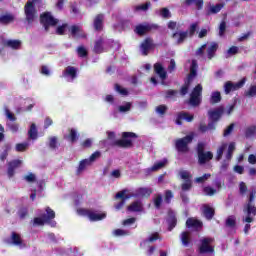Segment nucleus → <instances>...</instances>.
Masks as SVG:
<instances>
[{"label": "nucleus", "mask_w": 256, "mask_h": 256, "mask_svg": "<svg viewBox=\"0 0 256 256\" xmlns=\"http://www.w3.org/2000/svg\"><path fill=\"white\" fill-rule=\"evenodd\" d=\"M137 139L135 132H123L122 139L113 142V147H120L121 149H131L133 147V140Z\"/></svg>", "instance_id": "1"}, {"label": "nucleus", "mask_w": 256, "mask_h": 256, "mask_svg": "<svg viewBox=\"0 0 256 256\" xmlns=\"http://www.w3.org/2000/svg\"><path fill=\"white\" fill-rule=\"evenodd\" d=\"M39 0H28L24 6V15L27 23L31 25L37 19V8L35 4Z\"/></svg>", "instance_id": "2"}, {"label": "nucleus", "mask_w": 256, "mask_h": 256, "mask_svg": "<svg viewBox=\"0 0 256 256\" xmlns=\"http://www.w3.org/2000/svg\"><path fill=\"white\" fill-rule=\"evenodd\" d=\"M196 152L198 157L199 165H205V163H209L213 159V152L206 151L205 152V143L199 142L196 146Z\"/></svg>", "instance_id": "3"}, {"label": "nucleus", "mask_w": 256, "mask_h": 256, "mask_svg": "<svg viewBox=\"0 0 256 256\" xmlns=\"http://www.w3.org/2000/svg\"><path fill=\"white\" fill-rule=\"evenodd\" d=\"M203 101V86L201 84L196 85L190 93L188 105L191 107H199Z\"/></svg>", "instance_id": "4"}, {"label": "nucleus", "mask_w": 256, "mask_h": 256, "mask_svg": "<svg viewBox=\"0 0 256 256\" xmlns=\"http://www.w3.org/2000/svg\"><path fill=\"white\" fill-rule=\"evenodd\" d=\"M78 215H81L82 217H88V219L92 222L95 221H103L107 217V214L105 213H96L93 210L80 208L77 210Z\"/></svg>", "instance_id": "5"}, {"label": "nucleus", "mask_w": 256, "mask_h": 256, "mask_svg": "<svg viewBox=\"0 0 256 256\" xmlns=\"http://www.w3.org/2000/svg\"><path fill=\"white\" fill-rule=\"evenodd\" d=\"M193 143V135H186L179 138L175 142V147L178 153H189V144Z\"/></svg>", "instance_id": "6"}, {"label": "nucleus", "mask_w": 256, "mask_h": 256, "mask_svg": "<svg viewBox=\"0 0 256 256\" xmlns=\"http://www.w3.org/2000/svg\"><path fill=\"white\" fill-rule=\"evenodd\" d=\"M40 23L43 25L45 31H49L50 27H56L59 23V19L53 17L50 12H44L40 15Z\"/></svg>", "instance_id": "7"}, {"label": "nucleus", "mask_w": 256, "mask_h": 256, "mask_svg": "<svg viewBox=\"0 0 256 256\" xmlns=\"http://www.w3.org/2000/svg\"><path fill=\"white\" fill-rule=\"evenodd\" d=\"M213 241H215V239L211 237L200 239V245L198 247V252L200 255H205L206 253H215V247L211 246Z\"/></svg>", "instance_id": "8"}, {"label": "nucleus", "mask_w": 256, "mask_h": 256, "mask_svg": "<svg viewBox=\"0 0 256 256\" xmlns=\"http://www.w3.org/2000/svg\"><path fill=\"white\" fill-rule=\"evenodd\" d=\"M179 175L181 179H183L185 182L181 184L182 191H191V188L193 187V175H191V172L187 170H182L179 172Z\"/></svg>", "instance_id": "9"}, {"label": "nucleus", "mask_w": 256, "mask_h": 256, "mask_svg": "<svg viewBox=\"0 0 256 256\" xmlns=\"http://www.w3.org/2000/svg\"><path fill=\"white\" fill-rule=\"evenodd\" d=\"M247 81L246 78H242L239 82L237 83H233L231 81H227L224 84V93L226 95H229V93H231V91H237V89H241V87H243V85H245V82Z\"/></svg>", "instance_id": "10"}, {"label": "nucleus", "mask_w": 256, "mask_h": 256, "mask_svg": "<svg viewBox=\"0 0 256 256\" xmlns=\"http://www.w3.org/2000/svg\"><path fill=\"white\" fill-rule=\"evenodd\" d=\"M69 33L73 37V39H87V34L79 25L70 26Z\"/></svg>", "instance_id": "11"}, {"label": "nucleus", "mask_w": 256, "mask_h": 256, "mask_svg": "<svg viewBox=\"0 0 256 256\" xmlns=\"http://www.w3.org/2000/svg\"><path fill=\"white\" fill-rule=\"evenodd\" d=\"M256 199V190H251L249 197H248V203H247V215H256V207L253 206V201Z\"/></svg>", "instance_id": "12"}, {"label": "nucleus", "mask_w": 256, "mask_h": 256, "mask_svg": "<svg viewBox=\"0 0 256 256\" xmlns=\"http://www.w3.org/2000/svg\"><path fill=\"white\" fill-rule=\"evenodd\" d=\"M223 113H225V108L223 106H219L214 110H210L208 112L209 120L217 123V121L221 119Z\"/></svg>", "instance_id": "13"}, {"label": "nucleus", "mask_w": 256, "mask_h": 256, "mask_svg": "<svg viewBox=\"0 0 256 256\" xmlns=\"http://www.w3.org/2000/svg\"><path fill=\"white\" fill-rule=\"evenodd\" d=\"M154 73L158 75V77L162 81V85H165V80L167 79V71L165 70V67H163V64L157 62L154 64Z\"/></svg>", "instance_id": "14"}, {"label": "nucleus", "mask_w": 256, "mask_h": 256, "mask_svg": "<svg viewBox=\"0 0 256 256\" xmlns=\"http://www.w3.org/2000/svg\"><path fill=\"white\" fill-rule=\"evenodd\" d=\"M152 29L153 27H151V25L149 24H146V25L139 24L135 27L134 31L136 35L143 37V35H147V33H149V31H151Z\"/></svg>", "instance_id": "15"}, {"label": "nucleus", "mask_w": 256, "mask_h": 256, "mask_svg": "<svg viewBox=\"0 0 256 256\" xmlns=\"http://www.w3.org/2000/svg\"><path fill=\"white\" fill-rule=\"evenodd\" d=\"M21 160H12L8 163V177H13L15 175V169L21 167Z\"/></svg>", "instance_id": "16"}, {"label": "nucleus", "mask_w": 256, "mask_h": 256, "mask_svg": "<svg viewBox=\"0 0 256 256\" xmlns=\"http://www.w3.org/2000/svg\"><path fill=\"white\" fill-rule=\"evenodd\" d=\"M168 231H171L172 229H175L177 227V216L175 215V212L173 210L168 211Z\"/></svg>", "instance_id": "17"}, {"label": "nucleus", "mask_w": 256, "mask_h": 256, "mask_svg": "<svg viewBox=\"0 0 256 256\" xmlns=\"http://www.w3.org/2000/svg\"><path fill=\"white\" fill-rule=\"evenodd\" d=\"M10 239L11 243L14 244L16 247H27V244L23 243L21 234H18L17 232H12Z\"/></svg>", "instance_id": "18"}, {"label": "nucleus", "mask_w": 256, "mask_h": 256, "mask_svg": "<svg viewBox=\"0 0 256 256\" xmlns=\"http://www.w3.org/2000/svg\"><path fill=\"white\" fill-rule=\"evenodd\" d=\"M187 37H189V31L175 32L172 34V38L177 39V45L185 43Z\"/></svg>", "instance_id": "19"}, {"label": "nucleus", "mask_w": 256, "mask_h": 256, "mask_svg": "<svg viewBox=\"0 0 256 256\" xmlns=\"http://www.w3.org/2000/svg\"><path fill=\"white\" fill-rule=\"evenodd\" d=\"M103 21H105V15L98 14L94 18L93 27L95 31H103Z\"/></svg>", "instance_id": "20"}, {"label": "nucleus", "mask_w": 256, "mask_h": 256, "mask_svg": "<svg viewBox=\"0 0 256 256\" xmlns=\"http://www.w3.org/2000/svg\"><path fill=\"white\" fill-rule=\"evenodd\" d=\"M153 47V39L151 38H146L142 44H141V49H142V55L147 56L149 55V51H151V48Z\"/></svg>", "instance_id": "21"}, {"label": "nucleus", "mask_w": 256, "mask_h": 256, "mask_svg": "<svg viewBox=\"0 0 256 256\" xmlns=\"http://www.w3.org/2000/svg\"><path fill=\"white\" fill-rule=\"evenodd\" d=\"M63 77H70L72 81L77 79V68L74 66H67L62 73Z\"/></svg>", "instance_id": "22"}, {"label": "nucleus", "mask_w": 256, "mask_h": 256, "mask_svg": "<svg viewBox=\"0 0 256 256\" xmlns=\"http://www.w3.org/2000/svg\"><path fill=\"white\" fill-rule=\"evenodd\" d=\"M203 215L205 219H207L208 221H211V219L215 217V208L209 206L208 204H205L203 206Z\"/></svg>", "instance_id": "23"}, {"label": "nucleus", "mask_w": 256, "mask_h": 256, "mask_svg": "<svg viewBox=\"0 0 256 256\" xmlns=\"http://www.w3.org/2000/svg\"><path fill=\"white\" fill-rule=\"evenodd\" d=\"M180 241L184 247H189L191 245V232H182L180 235Z\"/></svg>", "instance_id": "24"}, {"label": "nucleus", "mask_w": 256, "mask_h": 256, "mask_svg": "<svg viewBox=\"0 0 256 256\" xmlns=\"http://www.w3.org/2000/svg\"><path fill=\"white\" fill-rule=\"evenodd\" d=\"M199 65L197 64V60H192L191 66H190V73L187 76V79L189 81H193L195 77H197V69Z\"/></svg>", "instance_id": "25"}, {"label": "nucleus", "mask_w": 256, "mask_h": 256, "mask_svg": "<svg viewBox=\"0 0 256 256\" xmlns=\"http://www.w3.org/2000/svg\"><path fill=\"white\" fill-rule=\"evenodd\" d=\"M186 226L188 228L192 227L193 229H201L203 227V222L197 219L188 218L186 221Z\"/></svg>", "instance_id": "26"}, {"label": "nucleus", "mask_w": 256, "mask_h": 256, "mask_svg": "<svg viewBox=\"0 0 256 256\" xmlns=\"http://www.w3.org/2000/svg\"><path fill=\"white\" fill-rule=\"evenodd\" d=\"M127 210L131 213H139L143 211V204L140 201H135L127 207Z\"/></svg>", "instance_id": "27"}, {"label": "nucleus", "mask_w": 256, "mask_h": 256, "mask_svg": "<svg viewBox=\"0 0 256 256\" xmlns=\"http://www.w3.org/2000/svg\"><path fill=\"white\" fill-rule=\"evenodd\" d=\"M46 214H42V219H45L46 223H51L55 219V211L51 207H46Z\"/></svg>", "instance_id": "28"}, {"label": "nucleus", "mask_w": 256, "mask_h": 256, "mask_svg": "<svg viewBox=\"0 0 256 256\" xmlns=\"http://www.w3.org/2000/svg\"><path fill=\"white\" fill-rule=\"evenodd\" d=\"M185 5L187 7H191V5H195L196 9L198 11H201V9H203V5H205V2L203 0H185Z\"/></svg>", "instance_id": "29"}, {"label": "nucleus", "mask_w": 256, "mask_h": 256, "mask_svg": "<svg viewBox=\"0 0 256 256\" xmlns=\"http://www.w3.org/2000/svg\"><path fill=\"white\" fill-rule=\"evenodd\" d=\"M225 7V3H218L216 5L210 6L207 15H217V13L221 12V9Z\"/></svg>", "instance_id": "30"}, {"label": "nucleus", "mask_w": 256, "mask_h": 256, "mask_svg": "<svg viewBox=\"0 0 256 256\" xmlns=\"http://www.w3.org/2000/svg\"><path fill=\"white\" fill-rule=\"evenodd\" d=\"M13 21H15V16H13V14L0 15L1 25H9V23H13Z\"/></svg>", "instance_id": "31"}, {"label": "nucleus", "mask_w": 256, "mask_h": 256, "mask_svg": "<svg viewBox=\"0 0 256 256\" xmlns=\"http://www.w3.org/2000/svg\"><path fill=\"white\" fill-rule=\"evenodd\" d=\"M221 92L219 91H214L211 93V96H210V105H217V103H221Z\"/></svg>", "instance_id": "32"}, {"label": "nucleus", "mask_w": 256, "mask_h": 256, "mask_svg": "<svg viewBox=\"0 0 256 256\" xmlns=\"http://www.w3.org/2000/svg\"><path fill=\"white\" fill-rule=\"evenodd\" d=\"M217 49H219V44H217L216 42H212L210 47L207 49V55L209 60L215 57V53H217Z\"/></svg>", "instance_id": "33"}, {"label": "nucleus", "mask_w": 256, "mask_h": 256, "mask_svg": "<svg viewBox=\"0 0 256 256\" xmlns=\"http://www.w3.org/2000/svg\"><path fill=\"white\" fill-rule=\"evenodd\" d=\"M94 53H97L98 55L103 53V38H99L94 43Z\"/></svg>", "instance_id": "34"}, {"label": "nucleus", "mask_w": 256, "mask_h": 256, "mask_svg": "<svg viewBox=\"0 0 256 256\" xmlns=\"http://www.w3.org/2000/svg\"><path fill=\"white\" fill-rule=\"evenodd\" d=\"M256 136V126L252 125L246 128L245 130V138L246 139H251V137Z\"/></svg>", "instance_id": "35"}, {"label": "nucleus", "mask_w": 256, "mask_h": 256, "mask_svg": "<svg viewBox=\"0 0 256 256\" xmlns=\"http://www.w3.org/2000/svg\"><path fill=\"white\" fill-rule=\"evenodd\" d=\"M225 225L227 227H230L231 229H233V227H236L237 226V218L235 217V215L228 216L225 221Z\"/></svg>", "instance_id": "36"}, {"label": "nucleus", "mask_w": 256, "mask_h": 256, "mask_svg": "<svg viewBox=\"0 0 256 256\" xmlns=\"http://www.w3.org/2000/svg\"><path fill=\"white\" fill-rule=\"evenodd\" d=\"M191 81L192 80L187 79V81H185L184 85L181 87L180 95L182 97H185V95L189 93V87H191Z\"/></svg>", "instance_id": "37"}, {"label": "nucleus", "mask_w": 256, "mask_h": 256, "mask_svg": "<svg viewBox=\"0 0 256 256\" xmlns=\"http://www.w3.org/2000/svg\"><path fill=\"white\" fill-rule=\"evenodd\" d=\"M151 193H153V190H151L150 188H139L137 190V194L141 197L149 198L151 197Z\"/></svg>", "instance_id": "38"}, {"label": "nucleus", "mask_w": 256, "mask_h": 256, "mask_svg": "<svg viewBox=\"0 0 256 256\" xmlns=\"http://www.w3.org/2000/svg\"><path fill=\"white\" fill-rule=\"evenodd\" d=\"M9 151H11V144L9 143L4 144V150L0 155L1 161H5V159L9 157Z\"/></svg>", "instance_id": "39"}, {"label": "nucleus", "mask_w": 256, "mask_h": 256, "mask_svg": "<svg viewBox=\"0 0 256 256\" xmlns=\"http://www.w3.org/2000/svg\"><path fill=\"white\" fill-rule=\"evenodd\" d=\"M225 149H227V143L222 144L216 153V161H221L223 159V153H225Z\"/></svg>", "instance_id": "40"}, {"label": "nucleus", "mask_w": 256, "mask_h": 256, "mask_svg": "<svg viewBox=\"0 0 256 256\" xmlns=\"http://www.w3.org/2000/svg\"><path fill=\"white\" fill-rule=\"evenodd\" d=\"M29 138L35 141L37 139V126L35 124H31L30 129L28 131Z\"/></svg>", "instance_id": "41"}, {"label": "nucleus", "mask_w": 256, "mask_h": 256, "mask_svg": "<svg viewBox=\"0 0 256 256\" xmlns=\"http://www.w3.org/2000/svg\"><path fill=\"white\" fill-rule=\"evenodd\" d=\"M235 151V143L232 142L228 146L227 154H226V159L227 161H231L233 158V152Z\"/></svg>", "instance_id": "42"}, {"label": "nucleus", "mask_w": 256, "mask_h": 256, "mask_svg": "<svg viewBox=\"0 0 256 256\" xmlns=\"http://www.w3.org/2000/svg\"><path fill=\"white\" fill-rule=\"evenodd\" d=\"M7 47H11V49H19L21 47V41L19 40H8L6 42Z\"/></svg>", "instance_id": "43"}, {"label": "nucleus", "mask_w": 256, "mask_h": 256, "mask_svg": "<svg viewBox=\"0 0 256 256\" xmlns=\"http://www.w3.org/2000/svg\"><path fill=\"white\" fill-rule=\"evenodd\" d=\"M180 116L182 117V121H187V123H191L193 119H195V116L189 114V112L182 111L180 112Z\"/></svg>", "instance_id": "44"}, {"label": "nucleus", "mask_w": 256, "mask_h": 256, "mask_svg": "<svg viewBox=\"0 0 256 256\" xmlns=\"http://www.w3.org/2000/svg\"><path fill=\"white\" fill-rule=\"evenodd\" d=\"M68 139H69V141L70 142H72V143H75V142H77V140L79 139V136H77V130H75V129H70V133H69V135H68Z\"/></svg>", "instance_id": "45"}, {"label": "nucleus", "mask_w": 256, "mask_h": 256, "mask_svg": "<svg viewBox=\"0 0 256 256\" xmlns=\"http://www.w3.org/2000/svg\"><path fill=\"white\" fill-rule=\"evenodd\" d=\"M48 147L50 149H52L53 151H55V149H57L58 142H57V137L56 136H52V137L49 138Z\"/></svg>", "instance_id": "46"}, {"label": "nucleus", "mask_w": 256, "mask_h": 256, "mask_svg": "<svg viewBox=\"0 0 256 256\" xmlns=\"http://www.w3.org/2000/svg\"><path fill=\"white\" fill-rule=\"evenodd\" d=\"M27 147H29V143L24 142V143H18L16 144V151L17 153H23L27 151Z\"/></svg>", "instance_id": "47"}, {"label": "nucleus", "mask_w": 256, "mask_h": 256, "mask_svg": "<svg viewBox=\"0 0 256 256\" xmlns=\"http://www.w3.org/2000/svg\"><path fill=\"white\" fill-rule=\"evenodd\" d=\"M203 193L205 195H207L208 197H213V195H215V193H217V190H215L214 188H212L211 186H205L203 188Z\"/></svg>", "instance_id": "48"}, {"label": "nucleus", "mask_w": 256, "mask_h": 256, "mask_svg": "<svg viewBox=\"0 0 256 256\" xmlns=\"http://www.w3.org/2000/svg\"><path fill=\"white\" fill-rule=\"evenodd\" d=\"M87 165H91V162L89 161V159L81 160L78 166V173H81V171H85V168L87 167Z\"/></svg>", "instance_id": "49"}, {"label": "nucleus", "mask_w": 256, "mask_h": 256, "mask_svg": "<svg viewBox=\"0 0 256 256\" xmlns=\"http://www.w3.org/2000/svg\"><path fill=\"white\" fill-rule=\"evenodd\" d=\"M167 161H159L156 162L152 167H151V171H159V169H163V167H165Z\"/></svg>", "instance_id": "50"}, {"label": "nucleus", "mask_w": 256, "mask_h": 256, "mask_svg": "<svg viewBox=\"0 0 256 256\" xmlns=\"http://www.w3.org/2000/svg\"><path fill=\"white\" fill-rule=\"evenodd\" d=\"M115 91H117V93H119L120 95H129V91L127 90V88H122V86L119 84H115Z\"/></svg>", "instance_id": "51"}, {"label": "nucleus", "mask_w": 256, "mask_h": 256, "mask_svg": "<svg viewBox=\"0 0 256 256\" xmlns=\"http://www.w3.org/2000/svg\"><path fill=\"white\" fill-rule=\"evenodd\" d=\"M162 203H163V196L161 194H158L154 199V207L156 209H161Z\"/></svg>", "instance_id": "52"}, {"label": "nucleus", "mask_w": 256, "mask_h": 256, "mask_svg": "<svg viewBox=\"0 0 256 256\" xmlns=\"http://www.w3.org/2000/svg\"><path fill=\"white\" fill-rule=\"evenodd\" d=\"M77 53H78V56H80L82 58H85V57H87V55H89V52L87 51L85 46H79L77 48Z\"/></svg>", "instance_id": "53"}, {"label": "nucleus", "mask_w": 256, "mask_h": 256, "mask_svg": "<svg viewBox=\"0 0 256 256\" xmlns=\"http://www.w3.org/2000/svg\"><path fill=\"white\" fill-rule=\"evenodd\" d=\"M127 190H122L118 193H116V199H121V201H127L129 199V195H126Z\"/></svg>", "instance_id": "54"}, {"label": "nucleus", "mask_w": 256, "mask_h": 256, "mask_svg": "<svg viewBox=\"0 0 256 256\" xmlns=\"http://www.w3.org/2000/svg\"><path fill=\"white\" fill-rule=\"evenodd\" d=\"M173 191L171 190H166L165 195H164V201L169 205L171 203V199H173Z\"/></svg>", "instance_id": "55"}, {"label": "nucleus", "mask_w": 256, "mask_h": 256, "mask_svg": "<svg viewBox=\"0 0 256 256\" xmlns=\"http://www.w3.org/2000/svg\"><path fill=\"white\" fill-rule=\"evenodd\" d=\"M45 223H47V221L45 220V218H43V216L35 217L33 219V225L43 226V225H45Z\"/></svg>", "instance_id": "56"}, {"label": "nucleus", "mask_w": 256, "mask_h": 256, "mask_svg": "<svg viewBox=\"0 0 256 256\" xmlns=\"http://www.w3.org/2000/svg\"><path fill=\"white\" fill-rule=\"evenodd\" d=\"M233 129H235V124L231 123L225 130L223 133L224 137H229V135H231L233 133Z\"/></svg>", "instance_id": "57"}, {"label": "nucleus", "mask_w": 256, "mask_h": 256, "mask_svg": "<svg viewBox=\"0 0 256 256\" xmlns=\"http://www.w3.org/2000/svg\"><path fill=\"white\" fill-rule=\"evenodd\" d=\"M99 157H101V152L100 151H95L94 153H92L88 159V161L90 163H93L95 161H97V159H99Z\"/></svg>", "instance_id": "58"}, {"label": "nucleus", "mask_w": 256, "mask_h": 256, "mask_svg": "<svg viewBox=\"0 0 256 256\" xmlns=\"http://www.w3.org/2000/svg\"><path fill=\"white\" fill-rule=\"evenodd\" d=\"M120 113H127L131 111V102H127L125 105L119 106Z\"/></svg>", "instance_id": "59"}, {"label": "nucleus", "mask_w": 256, "mask_h": 256, "mask_svg": "<svg viewBox=\"0 0 256 256\" xmlns=\"http://www.w3.org/2000/svg\"><path fill=\"white\" fill-rule=\"evenodd\" d=\"M68 27L67 23L58 26L56 29V35H65V28Z\"/></svg>", "instance_id": "60"}, {"label": "nucleus", "mask_w": 256, "mask_h": 256, "mask_svg": "<svg viewBox=\"0 0 256 256\" xmlns=\"http://www.w3.org/2000/svg\"><path fill=\"white\" fill-rule=\"evenodd\" d=\"M156 113H158V115H165V113H167V106L166 105L157 106Z\"/></svg>", "instance_id": "61"}, {"label": "nucleus", "mask_w": 256, "mask_h": 256, "mask_svg": "<svg viewBox=\"0 0 256 256\" xmlns=\"http://www.w3.org/2000/svg\"><path fill=\"white\" fill-rule=\"evenodd\" d=\"M255 95H256V85H252L246 92V97H255Z\"/></svg>", "instance_id": "62"}, {"label": "nucleus", "mask_w": 256, "mask_h": 256, "mask_svg": "<svg viewBox=\"0 0 256 256\" xmlns=\"http://www.w3.org/2000/svg\"><path fill=\"white\" fill-rule=\"evenodd\" d=\"M209 177H211V174H204L203 176L197 177L195 183H205Z\"/></svg>", "instance_id": "63"}, {"label": "nucleus", "mask_w": 256, "mask_h": 256, "mask_svg": "<svg viewBox=\"0 0 256 256\" xmlns=\"http://www.w3.org/2000/svg\"><path fill=\"white\" fill-rule=\"evenodd\" d=\"M8 129L12 133H17V131H19V124H17V123H10V124H8Z\"/></svg>", "instance_id": "64"}]
</instances>
